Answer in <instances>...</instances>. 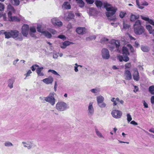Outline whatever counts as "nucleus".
I'll return each instance as SVG.
<instances>
[{
  "label": "nucleus",
  "mask_w": 154,
  "mask_h": 154,
  "mask_svg": "<svg viewBox=\"0 0 154 154\" xmlns=\"http://www.w3.org/2000/svg\"><path fill=\"white\" fill-rule=\"evenodd\" d=\"M0 33L4 34L5 38H16L19 35V32L16 29L7 30L6 31L4 30H2L0 31Z\"/></svg>",
  "instance_id": "f257e3e1"
},
{
  "label": "nucleus",
  "mask_w": 154,
  "mask_h": 154,
  "mask_svg": "<svg viewBox=\"0 0 154 154\" xmlns=\"http://www.w3.org/2000/svg\"><path fill=\"white\" fill-rule=\"evenodd\" d=\"M111 101L113 102L112 105L115 109H119L120 104L123 105L124 103V101L122 100H120L118 97H112Z\"/></svg>",
  "instance_id": "f03ea898"
},
{
  "label": "nucleus",
  "mask_w": 154,
  "mask_h": 154,
  "mask_svg": "<svg viewBox=\"0 0 154 154\" xmlns=\"http://www.w3.org/2000/svg\"><path fill=\"white\" fill-rule=\"evenodd\" d=\"M117 9L114 8H112L109 11H107L108 12L106 13V16L108 17V20H113L115 21L116 19V17L114 16L112 17L114 14H115L117 10Z\"/></svg>",
  "instance_id": "7ed1b4c3"
},
{
  "label": "nucleus",
  "mask_w": 154,
  "mask_h": 154,
  "mask_svg": "<svg viewBox=\"0 0 154 154\" xmlns=\"http://www.w3.org/2000/svg\"><path fill=\"white\" fill-rule=\"evenodd\" d=\"M55 94V93L54 92L50 93L48 97L45 98V100L53 106L55 103V99L54 97Z\"/></svg>",
  "instance_id": "20e7f679"
},
{
  "label": "nucleus",
  "mask_w": 154,
  "mask_h": 154,
  "mask_svg": "<svg viewBox=\"0 0 154 154\" xmlns=\"http://www.w3.org/2000/svg\"><path fill=\"white\" fill-rule=\"evenodd\" d=\"M109 43L112 45L109 46V49L111 51H112L115 49L114 45L116 46V48H118L120 46V42L118 40L112 39Z\"/></svg>",
  "instance_id": "39448f33"
},
{
  "label": "nucleus",
  "mask_w": 154,
  "mask_h": 154,
  "mask_svg": "<svg viewBox=\"0 0 154 154\" xmlns=\"http://www.w3.org/2000/svg\"><path fill=\"white\" fill-rule=\"evenodd\" d=\"M56 108L60 111H63L66 109L67 105L65 103L58 102L56 105Z\"/></svg>",
  "instance_id": "423d86ee"
},
{
  "label": "nucleus",
  "mask_w": 154,
  "mask_h": 154,
  "mask_svg": "<svg viewBox=\"0 0 154 154\" xmlns=\"http://www.w3.org/2000/svg\"><path fill=\"white\" fill-rule=\"evenodd\" d=\"M134 32L137 35L142 34L144 33L145 31L144 28L142 26L134 27Z\"/></svg>",
  "instance_id": "0eeeda50"
},
{
  "label": "nucleus",
  "mask_w": 154,
  "mask_h": 154,
  "mask_svg": "<svg viewBox=\"0 0 154 154\" xmlns=\"http://www.w3.org/2000/svg\"><path fill=\"white\" fill-rule=\"evenodd\" d=\"M29 30V26L26 24H24L21 28V33L23 36L27 37Z\"/></svg>",
  "instance_id": "6e6552de"
},
{
  "label": "nucleus",
  "mask_w": 154,
  "mask_h": 154,
  "mask_svg": "<svg viewBox=\"0 0 154 154\" xmlns=\"http://www.w3.org/2000/svg\"><path fill=\"white\" fill-rule=\"evenodd\" d=\"M122 114V112L121 111L117 109L113 110L111 112L112 116L116 119L120 118L121 117Z\"/></svg>",
  "instance_id": "1a4fd4ad"
},
{
  "label": "nucleus",
  "mask_w": 154,
  "mask_h": 154,
  "mask_svg": "<svg viewBox=\"0 0 154 154\" xmlns=\"http://www.w3.org/2000/svg\"><path fill=\"white\" fill-rule=\"evenodd\" d=\"M97 100L98 104L99 106L101 108H104L106 106V105L104 103H103L104 100V97L102 96H99L97 97Z\"/></svg>",
  "instance_id": "9d476101"
},
{
  "label": "nucleus",
  "mask_w": 154,
  "mask_h": 154,
  "mask_svg": "<svg viewBox=\"0 0 154 154\" xmlns=\"http://www.w3.org/2000/svg\"><path fill=\"white\" fill-rule=\"evenodd\" d=\"M12 13L11 11H9L8 13V20L10 21L19 22L20 21V19L16 16H12Z\"/></svg>",
  "instance_id": "9b49d317"
},
{
  "label": "nucleus",
  "mask_w": 154,
  "mask_h": 154,
  "mask_svg": "<svg viewBox=\"0 0 154 154\" xmlns=\"http://www.w3.org/2000/svg\"><path fill=\"white\" fill-rule=\"evenodd\" d=\"M102 55L103 58L105 59H108L110 55L108 50L106 48H103L102 50Z\"/></svg>",
  "instance_id": "f8f14e48"
},
{
  "label": "nucleus",
  "mask_w": 154,
  "mask_h": 154,
  "mask_svg": "<svg viewBox=\"0 0 154 154\" xmlns=\"http://www.w3.org/2000/svg\"><path fill=\"white\" fill-rule=\"evenodd\" d=\"M22 144L23 145V146L27 148L28 149H33L35 146V144L31 142H23Z\"/></svg>",
  "instance_id": "ddd939ff"
},
{
  "label": "nucleus",
  "mask_w": 154,
  "mask_h": 154,
  "mask_svg": "<svg viewBox=\"0 0 154 154\" xmlns=\"http://www.w3.org/2000/svg\"><path fill=\"white\" fill-rule=\"evenodd\" d=\"M76 32L79 34L83 35L86 33L87 30L85 27H79L76 29Z\"/></svg>",
  "instance_id": "4468645a"
},
{
  "label": "nucleus",
  "mask_w": 154,
  "mask_h": 154,
  "mask_svg": "<svg viewBox=\"0 0 154 154\" xmlns=\"http://www.w3.org/2000/svg\"><path fill=\"white\" fill-rule=\"evenodd\" d=\"M134 71V73L133 74V79L134 80L138 81L139 80L140 77L137 69L135 68Z\"/></svg>",
  "instance_id": "2eb2a0df"
},
{
  "label": "nucleus",
  "mask_w": 154,
  "mask_h": 154,
  "mask_svg": "<svg viewBox=\"0 0 154 154\" xmlns=\"http://www.w3.org/2000/svg\"><path fill=\"white\" fill-rule=\"evenodd\" d=\"M51 22L52 24L55 26H60L62 25V22L56 18H54L52 19Z\"/></svg>",
  "instance_id": "dca6fc26"
},
{
  "label": "nucleus",
  "mask_w": 154,
  "mask_h": 154,
  "mask_svg": "<svg viewBox=\"0 0 154 154\" xmlns=\"http://www.w3.org/2000/svg\"><path fill=\"white\" fill-rule=\"evenodd\" d=\"M124 73L125 76V79L126 80H129L132 79L131 74L129 70L125 69V71Z\"/></svg>",
  "instance_id": "f3484780"
},
{
  "label": "nucleus",
  "mask_w": 154,
  "mask_h": 154,
  "mask_svg": "<svg viewBox=\"0 0 154 154\" xmlns=\"http://www.w3.org/2000/svg\"><path fill=\"white\" fill-rule=\"evenodd\" d=\"M117 57L120 62L123 61L125 62H127L129 60V57L127 56H124L123 57L122 56L119 55L117 56Z\"/></svg>",
  "instance_id": "a211bd4d"
},
{
  "label": "nucleus",
  "mask_w": 154,
  "mask_h": 154,
  "mask_svg": "<svg viewBox=\"0 0 154 154\" xmlns=\"http://www.w3.org/2000/svg\"><path fill=\"white\" fill-rule=\"evenodd\" d=\"M42 81L46 84H51L53 81V79L51 76H49L48 78L43 79Z\"/></svg>",
  "instance_id": "6ab92c4d"
},
{
  "label": "nucleus",
  "mask_w": 154,
  "mask_h": 154,
  "mask_svg": "<svg viewBox=\"0 0 154 154\" xmlns=\"http://www.w3.org/2000/svg\"><path fill=\"white\" fill-rule=\"evenodd\" d=\"M139 17V15H136L131 13L130 16V20L131 22H133L136 20L138 19Z\"/></svg>",
  "instance_id": "aec40b11"
},
{
  "label": "nucleus",
  "mask_w": 154,
  "mask_h": 154,
  "mask_svg": "<svg viewBox=\"0 0 154 154\" xmlns=\"http://www.w3.org/2000/svg\"><path fill=\"white\" fill-rule=\"evenodd\" d=\"M122 54L125 56H127L129 55V53L128 48L126 47H123L122 48Z\"/></svg>",
  "instance_id": "412c9836"
},
{
  "label": "nucleus",
  "mask_w": 154,
  "mask_h": 154,
  "mask_svg": "<svg viewBox=\"0 0 154 154\" xmlns=\"http://www.w3.org/2000/svg\"><path fill=\"white\" fill-rule=\"evenodd\" d=\"M89 113L92 114L94 113V108L93 107V103L90 102L88 107Z\"/></svg>",
  "instance_id": "4be33fe9"
},
{
  "label": "nucleus",
  "mask_w": 154,
  "mask_h": 154,
  "mask_svg": "<svg viewBox=\"0 0 154 154\" xmlns=\"http://www.w3.org/2000/svg\"><path fill=\"white\" fill-rule=\"evenodd\" d=\"M71 44V42L68 41H66L63 42L61 45L60 47L62 48H65L67 46Z\"/></svg>",
  "instance_id": "5701e85b"
},
{
  "label": "nucleus",
  "mask_w": 154,
  "mask_h": 154,
  "mask_svg": "<svg viewBox=\"0 0 154 154\" xmlns=\"http://www.w3.org/2000/svg\"><path fill=\"white\" fill-rule=\"evenodd\" d=\"M43 67H38L36 70V72L38 76H42L44 75V74L41 72L42 70L43 69Z\"/></svg>",
  "instance_id": "b1692460"
},
{
  "label": "nucleus",
  "mask_w": 154,
  "mask_h": 154,
  "mask_svg": "<svg viewBox=\"0 0 154 154\" xmlns=\"http://www.w3.org/2000/svg\"><path fill=\"white\" fill-rule=\"evenodd\" d=\"M45 37L48 38H51L52 37V35L50 33L47 31H43L42 32Z\"/></svg>",
  "instance_id": "393cba45"
},
{
  "label": "nucleus",
  "mask_w": 154,
  "mask_h": 154,
  "mask_svg": "<svg viewBox=\"0 0 154 154\" xmlns=\"http://www.w3.org/2000/svg\"><path fill=\"white\" fill-rule=\"evenodd\" d=\"M63 7L66 9H69L71 8V5L67 2H64L63 5Z\"/></svg>",
  "instance_id": "a878e982"
},
{
  "label": "nucleus",
  "mask_w": 154,
  "mask_h": 154,
  "mask_svg": "<svg viewBox=\"0 0 154 154\" xmlns=\"http://www.w3.org/2000/svg\"><path fill=\"white\" fill-rule=\"evenodd\" d=\"M110 5L108 4L107 2H105L104 3V6L107 11H109L110 10L112 9L113 7H110Z\"/></svg>",
  "instance_id": "bb28decb"
},
{
  "label": "nucleus",
  "mask_w": 154,
  "mask_h": 154,
  "mask_svg": "<svg viewBox=\"0 0 154 154\" xmlns=\"http://www.w3.org/2000/svg\"><path fill=\"white\" fill-rule=\"evenodd\" d=\"M95 4L98 8H101L103 5V3L100 0H96L95 2Z\"/></svg>",
  "instance_id": "cd10ccee"
},
{
  "label": "nucleus",
  "mask_w": 154,
  "mask_h": 154,
  "mask_svg": "<svg viewBox=\"0 0 154 154\" xmlns=\"http://www.w3.org/2000/svg\"><path fill=\"white\" fill-rule=\"evenodd\" d=\"M75 15L71 11H70L68 14V17L66 18V19H71L74 18Z\"/></svg>",
  "instance_id": "c85d7f7f"
},
{
  "label": "nucleus",
  "mask_w": 154,
  "mask_h": 154,
  "mask_svg": "<svg viewBox=\"0 0 154 154\" xmlns=\"http://www.w3.org/2000/svg\"><path fill=\"white\" fill-rule=\"evenodd\" d=\"M77 3L79 4V6L81 8L85 6V3L82 0H76Z\"/></svg>",
  "instance_id": "c756f323"
},
{
  "label": "nucleus",
  "mask_w": 154,
  "mask_h": 154,
  "mask_svg": "<svg viewBox=\"0 0 154 154\" xmlns=\"http://www.w3.org/2000/svg\"><path fill=\"white\" fill-rule=\"evenodd\" d=\"M146 28L149 31L150 34H152L153 33V32H154L153 30H152V26L150 25H146Z\"/></svg>",
  "instance_id": "7c9ffc66"
},
{
  "label": "nucleus",
  "mask_w": 154,
  "mask_h": 154,
  "mask_svg": "<svg viewBox=\"0 0 154 154\" xmlns=\"http://www.w3.org/2000/svg\"><path fill=\"white\" fill-rule=\"evenodd\" d=\"M149 91L152 95H154V85H151L149 87Z\"/></svg>",
  "instance_id": "2f4dec72"
},
{
  "label": "nucleus",
  "mask_w": 154,
  "mask_h": 154,
  "mask_svg": "<svg viewBox=\"0 0 154 154\" xmlns=\"http://www.w3.org/2000/svg\"><path fill=\"white\" fill-rule=\"evenodd\" d=\"M11 3L13 5L17 6L20 4L19 0H11Z\"/></svg>",
  "instance_id": "473e14b6"
},
{
  "label": "nucleus",
  "mask_w": 154,
  "mask_h": 154,
  "mask_svg": "<svg viewBox=\"0 0 154 154\" xmlns=\"http://www.w3.org/2000/svg\"><path fill=\"white\" fill-rule=\"evenodd\" d=\"M125 69H130L132 66V65L131 63H127L125 64Z\"/></svg>",
  "instance_id": "72a5a7b5"
},
{
  "label": "nucleus",
  "mask_w": 154,
  "mask_h": 154,
  "mask_svg": "<svg viewBox=\"0 0 154 154\" xmlns=\"http://www.w3.org/2000/svg\"><path fill=\"white\" fill-rule=\"evenodd\" d=\"M141 23L140 20H138L135 21V22L134 25V27H138V26H141Z\"/></svg>",
  "instance_id": "f704fd0d"
},
{
  "label": "nucleus",
  "mask_w": 154,
  "mask_h": 154,
  "mask_svg": "<svg viewBox=\"0 0 154 154\" xmlns=\"http://www.w3.org/2000/svg\"><path fill=\"white\" fill-rule=\"evenodd\" d=\"M13 79L12 78L9 80L8 87L11 88L13 87Z\"/></svg>",
  "instance_id": "c9c22d12"
},
{
  "label": "nucleus",
  "mask_w": 154,
  "mask_h": 154,
  "mask_svg": "<svg viewBox=\"0 0 154 154\" xmlns=\"http://www.w3.org/2000/svg\"><path fill=\"white\" fill-rule=\"evenodd\" d=\"M36 29L35 27H32L30 28L29 34L31 35L32 33H35L36 32Z\"/></svg>",
  "instance_id": "e433bc0d"
},
{
  "label": "nucleus",
  "mask_w": 154,
  "mask_h": 154,
  "mask_svg": "<svg viewBox=\"0 0 154 154\" xmlns=\"http://www.w3.org/2000/svg\"><path fill=\"white\" fill-rule=\"evenodd\" d=\"M141 49L143 51L145 52H147L149 51L148 47L144 46H142L141 47Z\"/></svg>",
  "instance_id": "4c0bfd02"
},
{
  "label": "nucleus",
  "mask_w": 154,
  "mask_h": 154,
  "mask_svg": "<svg viewBox=\"0 0 154 154\" xmlns=\"http://www.w3.org/2000/svg\"><path fill=\"white\" fill-rule=\"evenodd\" d=\"M109 41V40L108 39L106 38H102L100 40V42L102 43H106L107 42Z\"/></svg>",
  "instance_id": "58836bf2"
},
{
  "label": "nucleus",
  "mask_w": 154,
  "mask_h": 154,
  "mask_svg": "<svg viewBox=\"0 0 154 154\" xmlns=\"http://www.w3.org/2000/svg\"><path fill=\"white\" fill-rule=\"evenodd\" d=\"M126 14V12L121 11L119 14V16L120 18H122L124 17Z\"/></svg>",
  "instance_id": "ea45409f"
},
{
  "label": "nucleus",
  "mask_w": 154,
  "mask_h": 154,
  "mask_svg": "<svg viewBox=\"0 0 154 154\" xmlns=\"http://www.w3.org/2000/svg\"><path fill=\"white\" fill-rule=\"evenodd\" d=\"M96 38V36L94 35L92 36L89 37L87 38H86L87 41H90L92 40H94Z\"/></svg>",
  "instance_id": "a19ab883"
},
{
  "label": "nucleus",
  "mask_w": 154,
  "mask_h": 154,
  "mask_svg": "<svg viewBox=\"0 0 154 154\" xmlns=\"http://www.w3.org/2000/svg\"><path fill=\"white\" fill-rule=\"evenodd\" d=\"M48 72H51L54 75H60L57 73V72L55 70L52 69H49L48 71Z\"/></svg>",
  "instance_id": "79ce46f5"
},
{
  "label": "nucleus",
  "mask_w": 154,
  "mask_h": 154,
  "mask_svg": "<svg viewBox=\"0 0 154 154\" xmlns=\"http://www.w3.org/2000/svg\"><path fill=\"white\" fill-rule=\"evenodd\" d=\"M123 28L125 29H128L130 26L129 25L126 23L125 21L123 22Z\"/></svg>",
  "instance_id": "37998d69"
},
{
  "label": "nucleus",
  "mask_w": 154,
  "mask_h": 154,
  "mask_svg": "<svg viewBox=\"0 0 154 154\" xmlns=\"http://www.w3.org/2000/svg\"><path fill=\"white\" fill-rule=\"evenodd\" d=\"M39 67V66L37 64H35L31 67V69L33 71H34L36 69V67Z\"/></svg>",
  "instance_id": "c03bdc74"
},
{
  "label": "nucleus",
  "mask_w": 154,
  "mask_h": 154,
  "mask_svg": "<svg viewBox=\"0 0 154 154\" xmlns=\"http://www.w3.org/2000/svg\"><path fill=\"white\" fill-rule=\"evenodd\" d=\"M4 144L5 146L7 147L12 146L13 145L10 142H5V143Z\"/></svg>",
  "instance_id": "a18cd8bd"
},
{
  "label": "nucleus",
  "mask_w": 154,
  "mask_h": 154,
  "mask_svg": "<svg viewBox=\"0 0 154 154\" xmlns=\"http://www.w3.org/2000/svg\"><path fill=\"white\" fill-rule=\"evenodd\" d=\"M127 121L129 122L132 119L131 116L128 113L127 114Z\"/></svg>",
  "instance_id": "49530a36"
},
{
  "label": "nucleus",
  "mask_w": 154,
  "mask_h": 154,
  "mask_svg": "<svg viewBox=\"0 0 154 154\" xmlns=\"http://www.w3.org/2000/svg\"><path fill=\"white\" fill-rule=\"evenodd\" d=\"M5 6L2 3L0 2V11H2L4 9Z\"/></svg>",
  "instance_id": "de8ad7c7"
},
{
  "label": "nucleus",
  "mask_w": 154,
  "mask_h": 154,
  "mask_svg": "<svg viewBox=\"0 0 154 154\" xmlns=\"http://www.w3.org/2000/svg\"><path fill=\"white\" fill-rule=\"evenodd\" d=\"M41 26L40 25H38L37 26V30L38 32H41L42 33V31L41 30Z\"/></svg>",
  "instance_id": "09e8293b"
},
{
  "label": "nucleus",
  "mask_w": 154,
  "mask_h": 154,
  "mask_svg": "<svg viewBox=\"0 0 154 154\" xmlns=\"http://www.w3.org/2000/svg\"><path fill=\"white\" fill-rule=\"evenodd\" d=\"M49 31L51 33L54 35L56 34L57 33V31L54 29H50Z\"/></svg>",
  "instance_id": "8fccbe9b"
},
{
  "label": "nucleus",
  "mask_w": 154,
  "mask_h": 154,
  "mask_svg": "<svg viewBox=\"0 0 154 154\" xmlns=\"http://www.w3.org/2000/svg\"><path fill=\"white\" fill-rule=\"evenodd\" d=\"M128 46L129 47L131 52H133L134 51V49L132 45L131 44H128Z\"/></svg>",
  "instance_id": "3c124183"
},
{
  "label": "nucleus",
  "mask_w": 154,
  "mask_h": 154,
  "mask_svg": "<svg viewBox=\"0 0 154 154\" xmlns=\"http://www.w3.org/2000/svg\"><path fill=\"white\" fill-rule=\"evenodd\" d=\"M32 72L30 70H29L27 72V73L25 75L26 76L25 78L24 79H26L27 77L30 75V74L32 73Z\"/></svg>",
  "instance_id": "603ef678"
},
{
  "label": "nucleus",
  "mask_w": 154,
  "mask_h": 154,
  "mask_svg": "<svg viewBox=\"0 0 154 154\" xmlns=\"http://www.w3.org/2000/svg\"><path fill=\"white\" fill-rule=\"evenodd\" d=\"M86 2L89 4H92L94 2V0H85Z\"/></svg>",
  "instance_id": "864d4df0"
},
{
  "label": "nucleus",
  "mask_w": 154,
  "mask_h": 154,
  "mask_svg": "<svg viewBox=\"0 0 154 154\" xmlns=\"http://www.w3.org/2000/svg\"><path fill=\"white\" fill-rule=\"evenodd\" d=\"M134 91L135 92H136L137 91H138L139 90V88L138 86L136 85L134 86Z\"/></svg>",
  "instance_id": "5fc2aeb1"
},
{
  "label": "nucleus",
  "mask_w": 154,
  "mask_h": 154,
  "mask_svg": "<svg viewBox=\"0 0 154 154\" xmlns=\"http://www.w3.org/2000/svg\"><path fill=\"white\" fill-rule=\"evenodd\" d=\"M58 38L62 39H65L66 38V37L63 35H60L58 36Z\"/></svg>",
  "instance_id": "6e6d98bb"
},
{
  "label": "nucleus",
  "mask_w": 154,
  "mask_h": 154,
  "mask_svg": "<svg viewBox=\"0 0 154 154\" xmlns=\"http://www.w3.org/2000/svg\"><path fill=\"white\" fill-rule=\"evenodd\" d=\"M148 22L154 26V21L152 20L149 19Z\"/></svg>",
  "instance_id": "4d7b16f0"
},
{
  "label": "nucleus",
  "mask_w": 154,
  "mask_h": 154,
  "mask_svg": "<svg viewBox=\"0 0 154 154\" xmlns=\"http://www.w3.org/2000/svg\"><path fill=\"white\" fill-rule=\"evenodd\" d=\"M141 18L142 19H143L145 21H148L149 20V18L148 17H143L142 16H141Z\"/></svg>",
  "instance_id": "13d9d810"
},
{
  "label": "nucleus",
  "mask_w": 154,
  "mask_h": 154,
  "mask_svg": "<svg viewBox=\"0 0 154 154\" xmlns=\"http://www.w3.org/2000/svg\"><path fill=\"white\" fill-rule=\"evenodd\" d=\"M143 105L144 106L145 108H148V104L145 102V100H143Z\"/></svg>",
  "instance_id": "bf43d9fd"
},
{
  "label": "nucleus",
  "mask_w": 154,
  "mask_h": 154,
  "mask_svg": "<svg viewBox=\"0 0 154 154\" xmlns=\"http://www.w3.org/2000/svg\"><path fill=\"white\" fill-rule=\"evenodd\" d=\"M151 102L152 104H153L154 103V96H153L151 97Z\"/></svg>",
  "instance_id": "052dcab7"
},
{
  "label": "nucleus",
  "mask_w": 154,
  "mask_h": 154,
  "mask_svg": "<svg viewBox=\"0 0 154 154\" xmlns=\"http://www.w3.org/2000/svg\"><path fill=\"white\" fill-rule=\"evenodd\" d=\"M131 124L134 125H137V123L136 122L134 121H132L131 122Z\"/></svg>",
  "instance_id": "680f3d73"
},
{
  "label": "nucleus",
  "mask_w": 154,
  "mask_h": 154,
  "mask_svg": "<svg viewBox=\"0 0 154 154\" xmlns=\"http://www.w3.org/2000/svg\"><path fill=\"white\" fill-rule=\"evenodd\" d=\"M97 91V89H92L91 90V91L92 92L94 93H96V91Z\"/></svg>",
  "instance_id": "e2e57ef3"
},
{
  "label": "nucleus",
  "mask_w": 154,
  "mask_h": 154,
  "mask_svg": "<svg viewBox=\"0 0 154 154\" xmlns=\"http://www.w3.org/2000/svg\"><path fill=\"white\" fill-rule=\"evenodd\" d=\"M129 36L131 40H135L136 39L134 37H133L132 36H131L130 35H129Z\"/></svg>",
  "instance_id": "0e129e2a"
},
{
  "label": "nucleus",
  "mask_w": 154,
  "mask_h": 154,
  "mask_svg": "<svg viewBox=\"0 0 154 154\" xmlns=\"http://www.w3.org/2000/svg\"><path fill=\"white\" fill-rule=\"evenodd\" d=\"M58 56L57 54H54L53 55V57L54 58H57Z\"/></svg>",
  "instance_id": "69168bd1"
},
{
  "label": "nucleus",
  "mask_w": 154,
  "mask_h": 154,
  "mask_svg": "<svg viewBox=\"0 0 154 154\" xmlns=\"http://www.w3.org/2000/svg\"><path fill=\"white\" fill-rule=\"evenodd\" d=\"M139 45V44L137 42H135V45L134 46L137 47Z\"/></svg>",
  "instance_id": "338daca9"
},
{
  "label": "nucleus",
  "mask_w": 154,
  "mask_h": 154,
  "mask_svg": "<svg viewBox=\"0 0 154 154\" xmlns=\"http://www.w3.org/2000/svg\"><path fill=\"white\" fill-rule=\"evenodd\" d=\"M150 132H152L154 133V128H151L149 130V131Z\"/></svg>",
  "instance_id": "774afa93"
}]
</instances>
